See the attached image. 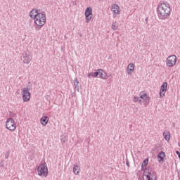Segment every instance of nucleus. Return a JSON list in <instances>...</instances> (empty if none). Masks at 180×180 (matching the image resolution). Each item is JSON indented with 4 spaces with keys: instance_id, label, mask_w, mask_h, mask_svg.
<instances>
[{
    "instance_id": "obj_1",
    "label": "nucleus",
    "mask_w": 180,
    "mask_h": 180,
    "mask_svg": "<svg viewBox=\"0 0 180 180\" xmlns=\"http://www.w3.org/2000/svg\"><path fill=\"white\" fill-rule=\"evenodd\" d=\"M31 19L34 20V23L36 25L37 29H41L47 20L46 13L37 9H32L30 13Z\"/></svg>"
},
{
    "instance_id": "obj_2",
    "label": "nucleus",
    "mask_w": 180,
    "mask_h": 180,
    "mask_svg": "<svg viewBox=\"0 0 180 180\" xmlns=\"http://www.w3.org/2000/svg\"><path fill=\"white\" fill-rule=\"evenodd\" d=\"M157 15L160 20L168 19L171 15V7L165 3H161L157 8Z\"/></svg>"
},
{
    "instance_id": "obj_3",
    "label": "nucleus",
    "mask_w": 180,
    "mask_h": 180,
    "mask_svg": "<svg viewBox=\"0 0 180 180\" xmlns=\"http://www.w3.org/2000/svg\"><path fill=\"white\" fill-rule=\"evenodd\" d=\"M143 180H157V173L150 169H146L143 176Z\"/></svg>"
},
{
    "instance_id": "obj_4",
    "label": "nucleus",
    "mask_w": 180,
    "mask_h": 180,
    "mask_svg": "<svg viewBox=\"0 0 180 180\" xmlns=\"http://www.w3.org/2000/svg\"><path fill=\"white\" fill-rule=\"evenodd\" d=\"M6 129L10 131L16 130V122L13 118H8L6 121Z\"/></svg>"
},
{
    "instance_id": "obj_5",
    "label": "nucleus",
    "mask_w": 180,
    "mask_h": 180,
    "mask_svg": "<svg viewBox=\"0 0 180 180\" xmlns=\"http://www.w3.org/2000/svg\"><path fill=\"white\" fill-rule=\"evenodd\" d=\"M38 175L39 176H47L49 175V168L47 167V165L44 164H41L39 166L37 169Z\"/></svg>"
},
{
    "instance_id": "obj_6",
    "label": "nucleus",
    "mask_w": 180,
    "mask_h": 180,
    "mask_svg": "<svg viewBox=\"0 0 180 180\" xmlns=\"http://www.w3.org/2000/svg\"><path fill=\"white\" fill-rule=\"evenodd\" d=\"M176 56L171 55L166 60V65L167 67L172 68L176 65Z\"/></svg>"
},
{
    "instance_id": "obj_7",
    "label": "nucleus",
    "mask_w": 180,
    "mask_h": 180,
    "mask_svg": "<svg viewBox=\"0 0 180 180\" xmlns=\"http://www.w3.org/2000/svg\"><path fill=\"white\" fill-rule=\"evenodd\" d=\"M139 97L142 103H143L144 106L146 108V106L150 103V96H148V94H147V92L143 91L139 94Z\"/></svg>"
},
{
    "instance_id": "obj_8",
    "label": "nucleus",
    "mask_w": 180,
    "mask_h": 180,
    "mask_svg": "<svg viewBox=\"0 0 180 180\" xmlns=\"http://www.w3.org/2000/svg\"><path fill=\"white\" fill-rule=\"evenodd\" d=\"M85 22L86 23H89L92 18H94V14L92 13V8L87 7L84 12Z\"/></svg>"
},
{
    "instance_id": "obj_9",
    "label": "nucleus",
    "mask_w": 180,
    "mask_h": 180,
    "mask_svg": "<svg viewBox=\"0 0 180 180\" xmlns=\"http://www.w3.org/2000/svg\"><path fill=\"white\" fill-rule=\"evenodd\" d=\"M22 98L23 102H29V101H30L31 96L29 89L23 88L22 89Z\"/></svg>"
},
{
    "instance_id": "obj_10",
    "label": "nucleus",
    "mask_w": 180,
    "mask_h": 180,
    "mask_svg": "<svg viewBox=\"0 0 180 180\" xmlns=\"http://www.w3.org/2000/svg\"><path fill=\"white\" fill-rule=\"evenodd\" d=\"M167 88H168V83L164 82L160 86V98H164L165 96V94H167Z\"/></svg>"
},
{
    "instance_id": "obj_11",
    "label": "nucleus",
    "mask_w": 180,
    "mask_h": 180,
    "mask_svg": "<svg viewBox=\"0 0 180 180\" xmlns=\"http://www.w3.org/2000/svg\"><path fill=\"white\" fill-rule=\"evenodd\" d=\"M111 11L113 13V16L116 17L120 13V7H119L117 4H112L111 6Z\"/></svg>"
},
{
    "instance_id": "obj_12",
    "label": "nucleus",
    "mask_w": 180,
    "mask_h": 180,
    "mask_svg": "<svg viewBox=\"0 0 180 180\" xmlns=\"http://www.w3.org/2000/svg\"><path fill=\"white\" fill-rule=\"evenodd\" d=\"M134 72V64L129 63L127 68V73L128 75H131Z\"/></svg>"
},
{
    "instance_id": "obj_13",
    "label": "nucleus",
    "mask_w": 180,
    "mask_h": 180,
    "mask_svg": "<svg viewBox=\"0 0 180 180\" xmlns=\"http://www.w3.org/2000/svg\"><path fill=\"white\" fill-rule=\"evenodd\" d=\"M98 71L99 77L101 78V79H108V73L106 72L102 69L98 70Z\"/></svg>"
},
{
    "instance_id": "obj_14",
    "label": "nucleus",
    "mask_w": 180,
    "mask_h": 180,
    "mask_svg": "<svg viewBox=\"0 0 180 180\" xmlns=\"http://www.w3.org/2000/svg\"><path fill=\"white\" fill-rule=\"evenodd\" d=\"M79 172H81V167L78 165V164H75L73 166V173L75 175H79Z\"/></svg>"
},
{
    "instance_id": "obj_15",
    "label": "nucleus",
    "mask_w": 180,
    "mask_h": 180,
    "mask_svg": "<svg viewBox=\"0 0 180 180\" xmlns=\"http://www.w3.org/2000/svg\"><path fill=\"white\" fill-rule=\"evenodd\" d=\"M32 56L26 53L25 56H24V60H23V63L25 64H29L30 63V61H32Z\"/></svg>"
},
{
    "instance_id": "obj_16",
    "label": "nucleus",
    "mask_w": 180,
    "mask_h": 180,
    "mask_svg": "<svg viewBox=\"0 0 180 180\" xmlns=\"http://www.w3.org/2000/svg\"><path fill=\"white\" fill-rule=\"evenodd\" d=\"M40 122L43 126H46L49 123V117L47 116H44L41 118Z\"/></svg>"
},
{
    "instance_id": "obj_17",
    "label": "nucleus",
    "mask_w": 180,
    "mask_h": 180,
    "mask_svg": "<svg viewBox=\"0 0 180 180\" xmlns=\"http://www.w3.org/2000/svg\"><path fill=\"white\" fill-rule=\"evenodd\" d=\"M164 139L166 140V141H169L171 140V134L168 131H165L163 133Z\"/></svg>"
},
{
    "instance_id": "obj_18",
    "label": "nucleus",
    "mask_w": 180,
    "mask_h": 180,
    "mask_svg": "<svg viewBox=\"0 0 180 180\" xmlns=\"http://www.w3.org/2000/svg\"><path fill=\"white\" fill-rule=\"evenodd\" d=\"M164 158H165V153L162 151L158 155V160L159 162H161V161H164Z\"/></svg>"
},
{
    "instance_id": "obj_19",
    "label": "nucleus",
    "mask_w": 180,
    "mask_h": 180,
    "mask_svg": "<svg viewBox=\"0 0 180 180\" xmlns=\"http://www.w3.org/2000/svg\"><path fill=\"white\" fill-rule=\"evenodd\" d=\"M98 75H99V71L97 70V72H96L89 73L87 77L89 78H91V77H92V78H96V77H98Z\"/></svg>"
},
{
    "instance_id": "obj_20",
    "label": "nucleus",
    "mask_w": 180,
    "mask_h": 180,
    "mask_svg": "<svg viewBox=\"0 0 180 180\" xmlns=\"http://www.w3.org/2000/svg\"><path fill=\"white\" fill-rule=\"evenodd\" d=\"M74 84H75V86L76 89H79V81H78V79L76 78L74 80Z\"/></svg>"
},
{
    "instance_id": "obj_21",
    "label": "nucleus",
    "mask_w": 180,
    "mask_h": 180,
    "mask_svg": "<svg viewBox=\"0 0 180 180\" xmlns=\"http://www.w3.org/2000/svg\"><path fill=\"white\" fill-rule=\"evenodd\" d=\"M148 165V158H146V160H143L141 165V167L144 168V167H147Z\"/></svg>"
},
{
    "instance_id": "obj_22",
    "label": "nucleus",
    "mask_w": 180,
    "mask_h": 180,
    "mask_svg": "<svg viewBox=\"0 0 180 180\" xmlns=\"http://www.w3.org/2000/svg\"><path fill=\"white\" fill-rule=\"evenodd\" d=\"M133 101L135 102V103H141V104L142 103L141 100L139 99V97H137V96L134 97Z\"/></svg>"
},
{
    "instance_id": "obj_23",
    "label": "nucleus",
    "mask_w": 180,
    "mask_h": 180,
    "mask_svg": "<svg viewBox=\"0 0 180 180\" xmlns=\"http://www.w3.org/2000/svg\"><path fill=\"white\" fill-rule=\"evenodd\" d=\"M112 30H117V25H116V22H114L112 24Z\"/></svg>"
},
{
    "instance_id": "obj_24",
    "label": "nucleus",
    "mask_w": 180,
    "mask_h": 180,
    "mask_svg": "<svg viewBox=\"0 0 180 180\" xmlns=\"http://www.w3.org/2000/svg\"><path fill=\"white\" fill-rule=\"evenodd\" d=\"M176 154H177L178 155H179V154H180L179 151L176 150Z\"/></svg>"
}]
</instances>
